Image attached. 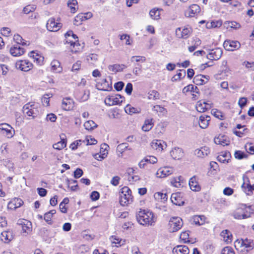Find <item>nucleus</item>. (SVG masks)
<instances>
[{
    "label": "nucleus",
    "instance_id": "nucleus-1",
    "mask_svg": "<svg viewBox=\"0 0 254 254\" xmlns=\"http://www.w3.org/2000/svg\"><path fill=\"white\" fill-rule=\"evenodd\" d=\"M136 219L142 225H150L154 222V217L152 212L140 209L136 215Z\"/></svg>",
    "mask_w": 254,
    "mask_h": 254
},
{
    "label": "nucleus",
    "instance_id": "nucleus-2",
    "mask_svg": "<svg viewBox=\"0 0 254 254\" xmlns=\"http://www.w3.org/2000/svg\"><path fill=\"white\" fill-rule=\"evenodd\" d=\"M23 112L27 116L32 117V119H34L39 115V105L34 102H29L23 106Z\"/></svg>",
    "mask_w": 254,
    "mask_h": 254
},
{
    "label": "nucleus",
    "instance_id": "nucleus-3",
    "mask_svg": "<svg viewBox=\"0 0 254 254\" xmlns=\"http://www.w3.org/2000/svg\"><path fill=\"white\" fill-rule=\"evenodd\" d=\"M132 201L131 191L127 187L122 188L120 192V203L122 206H126Z\"/></svg>",
    "mask_w": 254,
    "mask_h": 254
},
{
    "label": "nucleus",
    "instance_id": "nucleus-4",
    "mask_svg": "<svg viewBox=\"0 0 254 254\" xmlns=\"http://www.w3.org/2000/svg\"><path fill=\"white\" fill-rule=\"evenodd\" d=\"M183 225V220L180 217H172L169 222V231L170 232H176L182 227Z\"/></svg>",
    "mask_w": 254,
    "mask_h": 254
},
{
    "label": "nucleus",
    "instance_id": "nucleus-5",
    "mask_svg": "<svg viewBox=\"0 0 254 254\" xmlns=\"http://www.w3.org/2000/svg\"><path fill=\"white\" fill-rule=\"evenodd\" d=\"M125 98L120 94L109 95L105 99V103L108 106H113L121 104Z\"/></svg>",
    "mask_w": 254,
    "mask_h": 254
},
{
    "label": "nucleus",
    "instance_id": "nucleus-6",
    "mask_svg": "<svg viewBox=\"0 0 254 254\" xmlns=\"http://www.w3.org/2000/svg\"><path fill=\"white\" fill-rule=\"evenodd\" d=\"M65 42L70 44L71 46L74 47L80 46L78 38L76 35L74 34L72 31H67L64 35Z\"/></svg>",
    "mask_w": 254,
    "mask_h": 254
},
{
    "label": "nucleus",
    "instance_id": "nucleus-7",
    "mask_svg": "<svg viewBox=\"0 0 254 254\" xmlns=\"http://www.w3.org/2000/svg\"><path fill=\"white\" fill-rule=\"evenodd\" d=\"M96 87L99 90L111 91L112 90V83H110L106 78L96 79Z\"/></svg>",
    "mask_w": 254,
    "mask_h": 254
},
{
    "label": "nucleus",
    "instance_id": "nucleus-8",
    "mask_svg": "<svg viewBox=\"0 0 254 254\" xmlns=\"http://www.w3.org/2000/svg\"><path fill=\"white\" fill-rule=\"evenodd\" d=\"M192 32V29L190 27H178L176 30V36L180 39H186L188 38Z\"/></svg>",
    "mask_w": 254,
    "mask_h": 254
},
{
    "label": "nucleus",
    "instance_id": "nucleus-9",
    "mask_svg": "<svg viewBox=\"0 0 254 254\" xmlns=\"http://www.w3.org/2000/svg\"><path fill=\"white\" fill-rule=\"evenodd\" d=\"M16 68L23 71H28L33 67V64L26 60H19L15 64Z\"/></svg>",
    "mask_w": 254,
    "mask_h": 254
},
{
    "label": "nucleus",
    "instance_id": "nucleus-10",
    "mask_svg": "<svg viewBox=\"0 0 254 254\" xmlns=\"http://www.w3.org/2000/svg\"><path fill=\"white\" fill-rule=\"evenodd\" d=\"M90 92L88 90H80L79 89H76L74 92L75 98L79 102H85L89 97Z\"/></svg>",
    "mask_w": 254,
    "mask_h": 254
},
{
    "label": "nucleus",
    "instance_id": "nucleus-11",
    "mask_svg": "<svg viewBox=\"0 0 254 254\" xmlns=\"http://www.w3.org/2000/svg\"><path fill=\"white\" fill-rule=\"evenodd\" d=\"M223 47L227 51H233L239 49L241 44L238 41L226 40L223 43Z\"/></svg>",
    "mask_w": 254,
    "mask_h": 254
},
{
    "label": "nucleus",
    "instance_id": "nucleus-12",
    "mask_svg": "<svg viewBox=\"0 0 254 254\" xmlns=\"http://www.w3.org/2000/svg\"><path fill=\"white\" fill-rule=\"evenodd\" d=\"M0 130L1 133L4 134L7 138H11L14 133V130L9 125L6 123L0 124Z\"/></svg>",
    "mask_w": 254,
    "mask_h": 254
},
{
    "label": "nucleus",
    "instance_id": "nucleus-13",
    "mask_svg": "<svg viewBox=\"0 0 254 254\" xmlns=\"http://www.w3.org/2000/svg\"><path fill=\"white\" fill-rule=\"evenodd\" d=\"M46 27L49 31L56 32L58 31L62 27V24L56 22L55 18H51L48 20Z\"/></svg>",
    "mask_w": 254,
    "mask_h": 254
},
{
    "label": "nucleus",
    "instance_id": "nucleus-14",
    "mask_svg": "<svg viewBox=\"0 0 254 254\" xmlns=\"http://www.w3.org/2000/svg\"><path fill=\"white\" fill-rule=\"evenodd\" d=\"M222 53V50L221 48H215L210 50L209 54L207 55V58L211 60H218L221 57Z\"/></svg>",
    "mask_w": 254,
    "mask_h": 254
},
{
    "label": "nucleus",
    "instance_id": "nucleus-15",
    "mask_svg": "<svg viewBox=\"0 0 254 254\" xmlns=\"http://www.w3.org/2000/svg\"><path fill=\"white\" fill-rule=\"evenodd\" d=\"M173 172V169L168 167H164L159 168L156 173V176L158 178H164L172 174Z\"/></svg>",
    "mask_w": 254,
    "mask_h": 254
},
{
    "label": "nucleus",
    "instance_id": "nucleus-16",
    "mask_svg": "<svg viewBox=\"0 0 254 254\" xmlns=\"http://www.w3.org/2000/svg\"><path fill=\"white\" fill-rule=\"evenodd\" d=\"M254 248V241L252 239H244V245H243L242 254H247L249 252L252 250Z\"/></svg>",
    "mask_w": 254,
    "mask_h": 254
},
{
    "label": "nucleus",
    "instance_id": "nucleus-17",
    "mask_svg": "<svg viewBox=\"0 0 254 254\" xmlns=\"http://www.w3.org/2000/svg\"><path fill=\"white\" fill-rule=\"evenodd\" d=\"M182 194L180 192L173 193L171 196L172 202L176 205H183L184 204V201L182 198Z\"/></svg>",
    "mask_w": 254,
    "mask_h": 254
},
{
    "label": "nucleus",
    "instance_id": "nucleus-18",
    "mask_svg": "<svg viewBox=\"0 0 254 254\" xmlns=\"http://www.w3.org/2000/svg\"><path fill=\"white\" fill-rule=\"evenodd\" d=\"M242 190L249 195L253 193V190H254V184L251 185L249 179L247 178V181H244V182L241 186Z\"/></svg>",
    "mask_w": 254,
    "mask_h": 254
},
{
    "label": "nucleus",
    "instance_id": "nucleus-19",
    "mask_svg": "<svg viewBox=\"0 0 254 254\" xmlns=\"http://www.w3.org/2000/svg\"><path fill=\"white\" fill-rule=\"evenodd\" d=\"M209 78V76L199 74L194 76L193 81L196 85H201L206 84L208 81Z\"/></svg>",
    "mask_w": 254,
    "mask_h": 254
},
{
    "label": "nucleus",
    "instance_id": "nucleus-20",
    "mask_svg": "<svg viewBox=\"0 0 254 254\" xmlns=\"http://www.w3.org/2000/svg\"><path fill=\"white\" fill-rule=\"evenodd\" d=\"M74 102L70 98H65L63 99L62 103V108L65 111H69L73 108Z\"/></svg>",
    "mask_w": 254,
    "mask_h": 254
},
{
    "label": "nucleus",
    "instance_id": "nucleus-21",
    "mask_svg": "<svg viewBox=\"0 0 254 254\" xmlns=\"http://www.w3.org/2000/svg\"><path fill=\"white\" fill-rule=\"evenodd\" d=\"M10 53L13 57H18L22 55L25 53L23 48H21L19 45H14L10 49Z\"/></svg>",
    "mask_w": 254,
    "mask_h": 254
},
{
    "label": "nucleus",
    "instance_id": "nucleus-22",
    "mask_svg": "<svg viewBox=\"0 0 254 254\" xmlns=\"http://www.w3.org/2000/svg\"><path fill=\"white\" fill-rule=\"evenodd\" d=\"M151 147L157 150L158 151H162L165 146L166 147V144L164 141L161 140H153L151 143Z\"/></svg>",
    "mask_w": 254,
    "mask_h": 254
},
{
    "label": "nucleus",
    "instance_id": "nucleus-23",
    "mask_svg": "<svg viewBox=\"0 0 254 254\" xmlns=\"http://www.w3.org/2000/svg\"><path fill=\"white\" fill-rule=\"evenodd\" d=\"M214 142L216 144H220L224 146L230 144V140L226 136L219 134L218 137L214 138Z\"/></svg>",
    "mask_w": 254,
    "mask_h": 254
},
{
    "label": "nucleus",
    "instance_id": "nucleus-24",
    "mask_svg": "<svg viewBox=\"0 0 254 254\" xmlns=\"http://www.w3.org/2000/svg\"><path fill=\"white\" fill-rule=\"evenodd\" d=\"M171 156L175 160H179L184 156V152L179 147L174 148L170 152Z\"/></svg>",
    "mask_w": 254,
    "mask_h": 254
},
{
    "label": "nucleus",
    "instance_id": "nucleus-25",
    "mask_svg": "<svg viewBox=\"0 0 254 254\" xmlns=\"http://www.w3.org/2000/svg\"><path fill=\"white\" fill-rule=\"evenodd\" d=\"M200 9L197 4H192L190 6L189 9L185 13L186 16L189 17H193L195 14L199 13Z\"/></svg>",
    "mask_w": 254,
    "mask_h": 254
},
{
    "label": "nucleus",
    "instance_id": "nucleus-26",
    "mask_svg": "<svg viewBox=\"0 0 254 254\" xmlns=\"http://www.w3.org/2000/svg\"><path fill=\"white\" fill-rule=\"evenodd\" d=\"M189 252L188 247L184 245L177 246L173 250L174 254H189Z\"/></svg>",
    "mask_w": 254,
    "mask_h": 254
},
{
    "label": "nucleus",
    "instance_id": "nucleus-27",
    "mask_svg": "<svg viewBox=\"0 0 254 254\" xmlns=\"http://www.w3.org/2000/svg\"><path fill=\"white\" fill-rule=\"evenodd\" d=\"M23 202L20 198H14L8 203L7 207L11 209H15L20 207Z\"/></svg>",
    "mask_w": 254,
    "mask_h": 254
},
{
    "label": "nucleus",
    "instance_id": "nucleus-28",
    "mask_svg": "<svg viewBox=\"0 0 254 254\" xmlns=\"http://www.w3.org/2000/svg\"><path fill=\"white\" fill-rule=\"evenodd\" d=\"M210 153V149L207 146H204L200 149H197L194 151V154L198 157H204Z\"/></svg>",
    "mask_w": 254,
    "mask_h": 254
},
{
    "label": "nucleus",
    "instance_id": "nucleus-29",
    "mask_svg": "<svg viewBox=\"0 0 254 254\" xmlns=\"http://www.w3.org/2000/svg\"><path fill=\"white\" fill-rule=\"evenodd\" d=\"M61 140L56 143L53 144V147L54 149L57 150H61L64 148L66 145V140L64 138L65 135L62 134L61 136Z\"/></svg>",
    "mask_w": 254,
    "mask_h": 254
},
{
    "label": "nucleus",
    "instance_id": "nucleus-30",
    "mask_svg": "<svg viewBox=\"0 0 254 254\" xmlns=\"http://www.w3.org/2000/svg\"><path fill=\"white\" fill-rule=\"evenodd\" d=\"M233 216L235 219H244L250 217V215L246 214L245 210L242 209H238L233 213Z\"/></svg>",
    "mask_w": 254,
    "mask_h": 254
},
{
    "label": "nucleus",
    "instance_id": "nucleus-31",
    "mask_svg": "<svg viewBox=\"0 0 254 254\" xmlns=\"http://www.w3.org/2000/svg\"><path fill=\"white\" fill-rule=\"evenodd\" d=\"M195 107L198 112L203 113L205 112L207 109L210 108L211 106L205 102H201V101H199L197 102Z\"/></svg>",
    "mask_w": 254,
    "mask_h": 254
},
{
    "label": "nucleus",
    "instance_id": "nucleus-32",
    "mask_svg": "<svg viewBox=\"0 0 254 254\" xmlns=\"http://www.w3.org/2000/svg\"><path fill=\"white\" fill-rule=\"evenodd\" d=\"M231 157V153L229 151L223 152L217 157V160L220 162L227 163Z\"/></svg>",
    "mask_w": 254,
    "mask_h": 254
},
{
    "label": "nucleus",
    "instance_id": "nucleus-33",
    "mask_svg": "<svg viewBox=\"0 0 254 254\" xmlns=\"http://www.w3.org/2000/svg\"><path fill=\"white\" fill-rule=\"evenodd\" d=\"M51 70L56 73H61L63 70V68L61 65V63L58 60H53L51 63Z\"/></svg>",
    "mask_w": 254,
    "mask_h": 254
},
{
    "label": "nucleus",
    "instance_id": "nucleus-34",
    "mask_svg": "<svg viewBox=\"0 0 254 254\" xmlns=\"http://www.w3.org/2000/svg\"><path fill=\"white\" fill-rule=\"evenodd\" d=\"M205 219L206 217L204 215H194L191 218L192 222L199 226L204 224Z\"/></svg>",
    "mask_w": 254,
    "mask_h": 254
},
{
    "label": "nucleus",
    "instance_id": "nucleus-35",
    "mask_svg": "<svg viewBox=\"0 0 254 254\" xmlns=\"http://www.w3.org/2000/svg\"><path fill=\"white\" fill-rule=\"evenodd\" d=\"M0 238L2 241H4L5 243H8L13 239V236L11 231H5L1 232Z\"/></svg>",
    "mask_w": 254,
    "mask_h": 254
},
{
    "label": "nucleus",
    "instance_id": "nucleus-36",
    "mask_svg": "<svg viewBox=\"0 0 254 254\" xmlns=\"http://www.w3.org/2000/svg\"><path fill=\"white\" fill-rule=\"evenodd\" d=\"M189 186L190 189L193 191H199L200 190V187L196 182L195 177H193L190 179L189 181Z\"/></svg>",
    "mask_w": 254,
    "mask_h": 254
},
{
    "label": "nucleus",
    "instance_id": "nucleus-37",
    "mask_svg": "<svg viewBox=\"0 0 254 254\" xmlns=\"http://www.w3.org/2000/svg\"><path fill=\"white\" fill-rule=\"evenodd\" d=\"M210 117L209 116H200L199 118V127L202 128H206L209 125V122L210 121Z\"/></svg>",
    "mask_w": 254,
    "mask_h": 254
},
{
    "label": "nucleus",
    "instance_id": "nucleus-38",
    "mask_svg": "<svg viewBox=\"0 0 254 254\" xmlns=\"http://www.w3.org/2000/svg\"><path fill=\"white\" fill-rule=\"evenodd\" d=\"M220 235L223 238V240L227 243H229L232 242V235L228 230H223L221 232Z\"/></svg>",
    "mask_w": 254,
    "mask_h": 254
},
{
    "label": "nucleus",
    "instance_id": "nucleus-39",
    "mask_svg": "<svg viewBox=\"0 0 254 254\" xmlns=\"http://www.w3.org/2000/svg\"><path fill=\"white\" fill-rule=\"evenodd\" d=\"M160 11H162V9L153 8L149 12L150 17L154 20H157L160 18Z\"/></svg>",
    "mask_w": 254,
    "mask_h": 254
},
{
    "label": "nucleus",
    "instance_id": "nucleus-40",
    "mask_svg": "<svg viewBox=\"0 0 254 254\" xmlns=\"http://www.w3.org/2000/svg\"><path fill=\"white\" fill-rule=\"evenodd\" d=\"M154 198L157 201L165 202L168 199L167 195L166 193L161 192H157L154 194Z\"/></svg>",
    "mask_w": 254,
    "mask_h": 254
},
{
    "label": "nucleus",
    "instance_id": "nucleus-41",
    "mask_svg": "<svg viewBox=\"0 0 254 254\" xmlns=\"http://www.w3.org/2000/svg\"><path fill=\"white\" fill-rule=\"evenodd\" d=\"M124 66V68H125L126 66L125 65H120L119 64H115L113 65H109L108 66V69L109 70L116 73L117 72L122 71L123 69V68L122 66Z\"/></svg>",
    "mask_w": 254,
    "mask_h": 254
},
{
    "label": "nucleus",
    "instance_id": "nucleus-42",
    "mask_svg": "<svg viewBox=\"0 0 254 254\" xmlns=\"http://www.w3.org/2000/svg\"><path fill=\"white\" fill-rule=\"evenodd\" d=\"M13 40L17 43L16 45H22L23 46H27L29 44V43H27V41H24L22 39V37L18 34H16L14 35Z\"/></svg>",
    "mask_w": 254,
    "mask_h": 254
},
{
    "label": "nucleus",
    "instance_id": "nucleus-43",
    "mask_svg": "<svg viewBox=\"0 0 254 254\" xmlns=\"http://www.w3.org/2000/svg\"><path fill=\"white\" fill-rule=\"evenodd\" d=\"M125 111L127 114L132 115V114L140 113V109L132 107L129 105H127L125 108Z\"/></svg>",
    "mask_w": 254,
    "mask_h": 254
},
{
    "label": "nucleus",
    "instance_id": "nucleus-44",
    "mask_svg": "<svg viewBox=\"0 0 254 254\" xmlns=\"http://www.w3.org/2000/svg\"><path fill=\"white\" fill-rule=\"evenodd\" d=\"M77 3L76 0H69L68 1L67 4L72 13H75L76 11L77 7H76L75 6L77 5Z\"/></svg>",
    "mask_w": 254,
    "mask_h": 254
},
{
    "label": "nucleus",
    "instance_id": "nucleus-45",
    "mask_svg": "<svg viewBox=\"0 0 254 254\" xmlns=\"http://www.w3.org/2000/svg\"><path fill=\"white\" fill-rule=\"evenodd\" d=\"M84 127L87 130H92L97 127V124L93 121L89 120L84 124Z\"/></svg>",
    "mask_w": 254,
    "mask_h": 254
},
{
    "label": "nucleus",
    "instance_id": "nucleus-46",
    "mask_svg": "<svg viewBox=\"0 0 254 254\" xmlns=\"http://www.w3.org/2000/svg\"><path fill=\"white\" fill-rule=\"evenodd\" d=\"M243 245H244V239L237 240L234 242V247L235 249L240 253L242 254Z\"/></svg>",
    "mask_w": 254,
    "mask_h": 254
},
{
    "label": "nucleus",
    "instance_id": "nucleus-47",
    "mask_svg": "<svg viewBox=\"0 0 254 254\" xmlns=\"http://www.w3.org/2000/svg\"><path fill=\"white\" fill-rule=\"evenodd\" d=\"M53 95L51 93L46 94L42 98L41 101L43 105L45 106H49L50 98L52 97Z\"/></svg>",
    "mask_w": 254,
    "mask_h": 254
},
{
    "label": "nucleus",
    "instance_id": "nucleus-48",
    "mask_svg": "<svg viewBox=\"0 0 254 254\" xmlns=\"http://www.w3.org/2000/svg\"><path fill=\"white\" fill-rule=\"evenodd\" d=\"M234 156L235 158L241 160L248 158V155L240 150H237L235 152Z\"/></svg>",
    "mask_w": 254,
    "mask_h": 254
},
{
    "label": "nucleus",
    "instance_id": "nucleus-49",
    "mask_svg": "<svg viewBox=\"0 0 254 254\" xmlns=\"http://www.w3.org/2000/svg\"><path fill=\"white\" fill-rule=\"evenodd\" d=\"M211 112H212V114L215 117H216L220 120H224V115L222 113V112H221L220 111H219L217 109H214L212 110Z\"/></svg>",
    "mask_w": 254,
    "mask_h": 254
},
{
    "label": "nucleus",
    "instance_id": "nucleus-50",
    "mask_svg": "<svg viewBox=\"0 0 254 254\" xmlns=\"http://www.w3.org/2000/svg\"><path fill=\"white\" fill-rule=\"evenodd\" d=\"M83 21H84L83 13H80L74 18L73 24L75 25H79L82 24Z\"/></svg>",
    "mask_w": 254,
    "mask_h": 254
},
{
    "label": "nucleus",
    "instance_id": "nucleus-51",
    "mask_svg": "<svg viewBox=\"0 0 254 254\" xmlns=\"http://www.w3.org/2000/svg\"><path fill=\"white\" fill-rule=\"evenodd\" d=\"M148 98L150 100H156L159 98V93L155 90L149 92Z\"/></svg>",
    "mask_w": 254,
    "mask_h": 254
},
{
    "label": "nucleus",
    "instance_id": "nucleus-52",
    "mask_svg": "<svg viewBox=\"0 0 254 254\" xmlns=\"http://www.w3.org/2000/svg\"><path fill=\"white\" fill-rule=\"evenodd\" d=\"M22 225V231L23 233H28L31 231V223L27 221L26 223L21 224Z\"/></svg>",
    "mask_w": 254,
    "mask_h": 254
},
{
    "label": "nucleus",
    "instance_id": "nucleus-53",
    "mask_svg": "<svg viewBox=\"0 0 254 254\" xmlns=\"http://www.w3.org/2000/svg\"><path fill=\"white\" fill-rule=\"evenodd\" d=\"M29 56L30 57H31V58H33V59H34V61H36V62L38 64H40V62L41 61V58H42V57H39V56L38 54H36L34 51H31L29 54ZM42 59H43V58H42Z\"/></svg>",
    "mask_w": 254,
    "mask_h": 254
},
{
    "label": "nucleus",
    "instance_id": "nucleus-54",
    "mask_svg": "<svg viewBox=\"0 0 254 254\" xmlns=\"http://www.w3.org/2000/svg\"><path fill=\"white\" fill-rule=\"evenodd\" d=\"M128 147V144L127 143H123L119 144L117 148V150L118 152L122 153L125 151V150L127 149Z\"/></svg>",
    "mask_w": 254,
    "mask_h": 254
},
{
    "label": "nucleus",
    "instance_id": "nucleus-55",
    "mask_svg": "<svg viewBox=\"0 0 254 254\" xmlns=\"http://www.w3.org/2000/svg\"><path fill=\"white\" fill-rule=\"evenodd\" d=\"M186 75V71L184 69H180L179 72H178L174 77L175 80H177L178 79H181L182 77H184Z\"/></svg>",
    "mask_w": 254,
    "mask_h": 254
},
{
    "label": "nucleus",
    "instance_id": "nucleus-56",
    "mask_svg": "<svg viewBox=\"0 0 254 254\" xmlns=\"http://www.w3.org/2000/svg\"><path fill=\"white\" fill-rule=\"evenodd\" d=\"M110 240L111 242H112V243H113V244H119L120 246H121L124 244L123 243L122 244H121L122 241L121 239H120L119 238H118L115 236H112L110 238Z\"/></svg>",
    "mask_w": 254,
    "mask_h": 254
},
{
    "label": "nucleus",
    "instance_id": "nucleus-57",
    "mask_svg": "<svg viewBox=\"0 0 254 254\" xmlns=\"http://www.w3.org/2000/svg\"><path fill=\"white\" fill-rule=\"evenodd\" d=\"M81 142H82V141L80 139L76 140L70 145L69 148L72 150H75L77 148L79 145H81ZM83 142H84V141H83Z\"/></svg>",
    "mask_w": 254,
    "mask_h": 254
},
{
    "label": "nucleus",
    "instance_id": "nucleus-58",
    "mask_svg": "<svg viewBox=\"0 0 254 254\" xmlns=\"http://www.w3.org/2000/svg\"><path fill=\"white\" fill-rule=\"evenodd\" d=\"M130 60L132 62H144L146 60V58L145 57L142 56H132Z\"/></svg>",
    "mask_w": 254,
    "mask_h": 254
},
{
    "label": "nucleus",
    "instance_id": "nucleus-59",
    "mask_svg": "<svg viewBox=\"0 0 254 254\" xmlns=\"http://www.w3.org/2000/svg\"><path fill=\"white\" fill-rule=\"evenodd\" d=\"M36 8L35 5H28L26 6L23 10V11L25 14H28L30 12L33 11Z\"/></svg>",
    "mask_w": 254,
    "mask_h": 254
},
{
    "label": "nucleus",
    "instance_id": "nucleus-60",
    "mask_svg": "<svg viewBox=\"0 0 254 254\" xmlns=\"http://www.w3.org/2000/svg\"><path fill=\"white\" fill-rule=\"evenodd\" d=\"M221 254H235L233 249L230 247H226L223 249Z\"/></svg>",
    "mask_w": 254,
    "mask_h": 254
},
{
    "label": "nucleus",
    "instance_id": "nucleus-61",
    "mask_svg": "<svg viewBox=\"0 0 254 254\" xmlns=\"http://www.w3.org/2000/svg\"><path fill=\"white\" fill-rule=\"evenodd\" d=\"M53 217V216L49 212H46L44 214V219L45 220V221L49 224H52V218Z\"/></svg>",
    "mask_w": 254,
    "mask_h": 254
},
{
    "label": "nucleus",
    "instance_id": "nucleus-62",
    "mask_svg": "<svg viewBox=\"0 0 254 254\" xmlns=\"http://www.w3.org/2000/svg\"><path fill=\"white\" fill-rule=\"evenodd\" d=\"M124 85L125 84L123 82L119 81L114 84V88L117 91H120L123 89Z\"/></svg>",
    "mask_w": 254,
    "mask_h": 254
},
{
    "label": "nucleus",
    "instance_id": "nucleus-63",
    "mask_svg": "<svg viewBox=\"0 0 254 254\" xmlns=\"http://www.w3.org/2000/svg\"><path fill=\"white\" fill-rule=\"evenodd\" d=\"M108 154V152L102 153V154H96L94 155V158L98 161H102L105 159Z\"/></svg>",
    "mask_w": 254,
    "mask_h": 254
},
{
    "label": "nucleus",
    "instance_id": "nucleus-64",
    "mask_svg": "<svg viewBox=\"0 0 254 254\" xmlns=\"http://www.w3.org/2000/svg\"><path fill=\"white\" fill-rule=\"evenodd\" d=\"M189 234L188 232L185 231L182 232L180 235V238L185 243L189 241Z\"/></svg>",
    "mask_w": 254,
    "mask_h": 254
}]
</instances>
